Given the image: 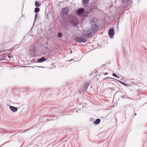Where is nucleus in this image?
<instances>
[{"label": "nucleus", "instance_id": "obj_4", "mask_svg": "<svg viewBox=\"0 0 147 147\" xmlns=\"http://www.w3.org/2000/svg\"><path fill=\"white\" fill-rule=\"evenodd\" d=\"M85 13L84 9L83 8H79L77 11V14L79 16H82Z\"/></svg>", "mask_w": 147, "mask_h": 147}, {"label": "nucleus", "instance_id": "obj_6", "mask_svg": "<svg viewBox=\"0 0 147 147\" xmlns=\"http://www.w3.org/2000/svg\"><path fill=\"white\" fill-rule=\"evenodd\" d=\"M109 34L111 36V38H113V36H114V32L113 29L110 28L109 31Z\"/></svg>", "mask_w": 147, "mask_h": 147}, {"label": "nucleus", "instance_id": "obj_22", "mask_svg": "<svg viewBox=\"0 0 147 147\" xmlns=\"http://www.w3.org/2000/svg\"><path fill=\"white\" fill-rule=\"evenodd\" d=\"M107 74H108V73H107V72H105V73L104 74V75H107Z\"/></svg>", "mask_w": 147, "mask_h": 147}, {"label": "nucleus", "instance_id": "obj_1", "mask_svg": "<svg viewBox=\"0 0 147 147\" xmlns=\"http://www.w3.org/2000/svg\"><path fill=\"white\" fill-rule=\"evenodd\" d=\"M69 22L74 26H77L78 24L79 21L78 18L74 16L71 17L69 20Z\"/></svg>", "mask_w": 147, "mask_h": 147}, {"label": "nucleus", "instance_id": "obj_24", "mask_svg": "<svg viewBox=\"0 0 147 147\" xmlns=\"http://www.w3.org/2000/svg\"><path fill=\"white\" fill-rule=\"evenodd\" d=\"M8 57L9 58H10L11 57V56H8Z\"/></svg>", "mask_w": 147, "mask_h": 147}, {"label": "nucleus", "instance_id": "obj_25", "mask_svg": "<svg viewBox=\"0 0 147 147\" xmlns=\"http://www.w3.org/2000/svg\"><path fill=\"white\" fill-rule=\"evenodd\" d=\"M136 113H135V115L136 116Z\"/></svg>", "mask_w": 147, "mask_h": 147}, {"label": "nucleus", "instance_id": "obj_10", "mask_svg": "<svg viewBox=\"0 0 147 147\" xmlns=\"http://www.w3.org/2000/svg\"><path fill=\"white\" fill-rule=\"evenodd\" d=\"M92 26L93 31L94 32L96 30V24L94 22H93V24H92Z\"/></svg>", "mask_w": 147, "mask_h": 147}, {"label": "nucleus", "instance_id": "obj_21", "mask_svg": "<svg viewBox=\"0 0 147 147\" xmlns=\"http://www.w3.org/2000/svg\"><path fill=\"white\" fill-rule=\"evenodd\" d=\"M122 97L123 98H125L126 97V96H124V95H123L122 96Z\"/></svg>", "mask_w": 147, "mask_h": 147}, {"label": "nucleus", "instance_id": "obj_3", "mask_svg": "<svg viewBox=\"0 0 147 147\" xmlns=\"http://www.w3.org/2000/svg\"><path fill=\"white\" fill-rule=\"evenodd\" d=\"M69 12V8L68 7H66L63 8L61 11V14L63 16L67 15Z\"/></svg>", "mask_w": 147, "mask_h": 147}, {"label": "nucleus", "instance_id": "obj_11", "mask_svg": "<svg viewBox=\"0 0 147 147\" xmlns=\"http://www.w3.org/2000/svg\"><path fill=\"white\" fill-rule=\"evenodd\" d=\"M100 121V119H97L95 121H93V123L96 125H98L99 124Z\"/></svg>", "mask_w": 147, "mask_h": 147}, {"label": "nucleus", "instance_id": "obj_5", "mask_svg": "<svg viewBox=\"0 0 147 147\" xmlns=\"http://www.w3.org/2000/svg\"><path fill=\"white\" fill-rule=\"evenodd\" d=\"M92 34V31L91 30H88L85 33V36L88 37H90Z\"/></svg>", "mask_w": 147, "mask_h": 147}, {"label": "nucleus", "instance_id": "obj_26", "mask_svg": "<svg viewBox=\"0 0 147 147\" xmlns=\"http://www.w3.org/2000/svg\"><path fill=\"white\" fill-rule=\"evenodd\" d=\"M0 53H1V51H0Z\"/></svg>", "mask_w": 147, "mask_h": 147}, {"label": "nucleus", "instance_id": "obj_12", "mask_svg": "<svg viewBox=\"0 0 147 147\" xmlns=\"http://www.w3.org/2000/svg\"><path fill=\"white\" fill-rule=\"evenodd\" d=\"M97 7L96 5H93L91 7V11L97 9Z\"/></svg>", "mask_w": 147, "mask_h": 147}, {"label": "nucleus", "instance_id": "obj_8", "mask_svg": "<svg viewBox=\"0 0 147 147\" xmlns=\"http://www.w3.org/2000/svg\"><path fill=\"white\" fill-rule=\"evenodd\" d=\"M46 60V58L44 57H42L38 59L37 60V62L38 63H41L45 61Z\"/></svg>", "mask_w": 147, "mask_h": 147}, {"label": "nucleus", "instance_id": "obj_23", "mask_svg": "<svg viewBox=\"0 0 147 147\" xmlns=\"http://www.w3.org/2000/svg\"><path fill=\"white\" fill-rule=\"evenodd\" d=\"M38 67H41L44 68V67H42V66H39Z\"/></svg>", "mask_w": 147, "mask_h": 147}, {"label": "nucleus", "instance_id": "obj_15", "mask_svg": "<svg viewBox=\"0 0 147 147\" xmlns=\"http://www.w3.org/2000/svg\"><path fill=\"white\" fill-rule=\"evenodd\" d=\"M35 5L36 7H39L40 6V5L39 3L37 1L35 3Z\"/></svg>", "mask_w": 147, "mask_h": 147}, {"label": "nucleus", "instance_id": "obj_18", "mask_svg": "<svg viewBox=\"0 0 147 147\" xmlns=\"http://www.w3.org/2000/svg\"><path fill=\"white\" fill-rule=\"evenodd\" d=\"M37 14L36 13L35 15V18H34V23H33V24H34V23H35V22L36 21V19L37 18Z\"/></svg>", "mask_w": 147, "mask_h": 147}, {"label": "nucleus", "instance_id": "obj_2", "mask_svg": "<svg viewBox=\"0 0 147 147\" xmlns=\"http://www.w3.org/2000/svg\"><path fill=\"white\" fill-rule=\"evenodd\" d=\"M75 42L79 43L86 42V40L85 38L80 37H76L75 38Z\"/></svg>", "mask_w": 147, "mask_h": 147}, {"label": "nucleus", "instance_id": "obj_16", "mask_svg": "<svg viewBox=\"0 0 147 147\" xmlns=\"http://www.w3.org/2000/svg\"><path fill=\"white\" fill-rule=\"evenodd\" d=\"M124 2H128V4L129 2H130L131 4H132V2L131 1V0H122Z\"/></svg>", "mask_w": 147, "mask_h": 147}, {"label": "nucleus", "instance_id": "obj_13", "mask_svg": "<svg viewBox=\"0 0 147 147\" xmlns=\"http://www.w3.org/2000/svg\"><path fill=\"white\" fill-rule=\"evenodd\" d=\"M90 0H82V2L83 4H86Z\"/></svg>", "mask_w": 147, "mask_h": 147}, {"label": "nucleus", "instance_id": "obj_17", "mask_svg": "<svg viewBox=\"0 0 147 147\" xmlns=\"http://www.w3.org/2000/svg\"><path fill=\"white\" fill-rule=\"evenodd\" d=\"M112 75L113 76H114L115 77H116L118 79L119 78V77L118 76L115 74L113 73L112 74Z\"/></svg>", "mask_w": 147, "mask_h": 147}, {"label": "nucleus", "instance_id": "obj_19", "mask_svg": "<svg viewBox=\"0 0 147 147\" xmlns=\"http://www.w3.org/2000/svg\"><path fill=\"white\" fill-rule=\"evenodd\" d=\"M117 80L118 81H119L120 83H121V84H122L123 85L125 86L126 85V84H125L123 82L121 81H120L119 80Z\"/></svg>", "mask_w": 147, "mask_h": 147}, {"label": "nucleus", "instance_id": "obj_14", "mask_svg": "<svg viewBox=\"0 0 147 147\" xmlns=\"http://www.w3.org/2000/svg\"><path fill=\"white\" fill-rule=\"evenodd\" d=\"M40 10V8L36 7L34 9V12L35 13H37Z\"/></svg>", "mask_w": 147, "mask_h": 147}, {"label": "nucleus", "instance_id": "obj_20", "mask_svg": "<svg viewBox=\"0 0 147 147\" xmlns=\"http://www.w3.org/2000/svg\"><path fill=\"white\" fill-rule=\"evenodd\" d=\"M58 37L59 38H61L62 37V34L61 33H58Z\"/></svg>", "mask_w": 147, "mask_h": 147}, {"label": "nucleus", "instance_id": "obj_7", "mask_svg": "<svg viewBox=\"0 0 147 147\" xmlns=\"http://www.w3.org/2000/svg\"><path fill=\"white\" fill-rule=\"evenodd\" d=\"M9 108L11 111L13 112H15L17 111L18 109V108L12 106H9Z\"/></svg>", "mask_w": 147, "mask_h": 147}, {"label": "nucleus", "instance_id": "obj_9", "mask_svg": "<svg viewBox=\"0 0 147 147\" xmlns=\"http://www.w3.org/2000/svg\"><path fill=\"white\" fill-rule=\"evenodd\" d=\"M89 84H85L83 87V88L82 89V90L84 91H86L89 86Z\"/></svg>", "mask_w": 147, "mask_h": 147}]
</instances>
